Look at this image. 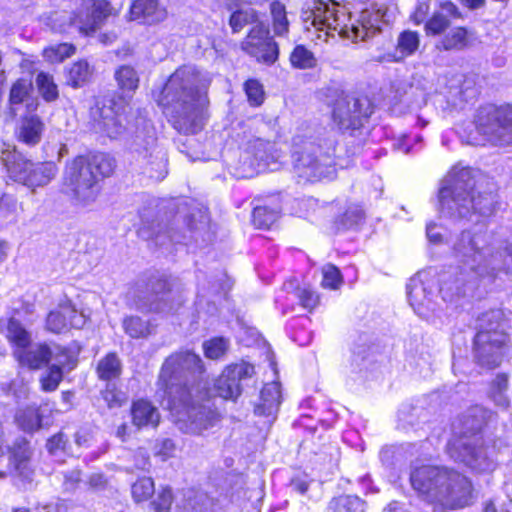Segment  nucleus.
I'll list each match as a JSON object with an SVG mask.
<instances>
[{
    "label": "nucleus",
    "instance_id": "nucleus-7",
    "mask_svg": "<svg viewBox=\"0 0 512 512\" xmlns=\"http://www.w3.org/2000/svg\"><path fill=\"white\" fill-rule=\"evenodd\" d=\"M114 168V159L104 153L77 156L65 166L62 190L76 205L87 207L94 203L99 195L100 179L110 176Z\"/></svg>",
    "mask_w": 512,
    "mask_h": 512
},
{
    "label": "nucleus",
    "instance_id": "nucleus-3",
    "mask_svg": "<svg viewBox=\"0 0 512 512\" xmlns=\"http://www.w3.org/2000/svg\"><path fill=\"white\" fill-rule=\"evenodd\" d=\"M395 17V7L379 5L361 11L358 18L352 20L351 13L344 6L331 0H314L312 6L302 13L305 29L324 32L325 41L335 34L353 42L366 40L380 31L382 24L393 22Z\"/></svg>",
    "mask_w": 512,
    "mask_h": 512
},
{
    "label": "nucleus",
    "instance_id": "nucleus-12",
    "mask_svg": "<svg viewBox=\"0 0 512 512\" xmlns=\"http://www.w3.org/2000/svg\"><path fill=\"white\" fill-rule=\"evenodd\" d=\"M180 284L174 279L151 281L147 290L135 292L136 305L142 311L160 312L173 308V302L180 299Z\"/></svg>",
    "mask_w": 512,
    "mask_h": 512
},
{
    "label": "nucleus",
    "instance_id": "nucleus-5",
    "mask_svg": "<svg viewBox=\"0 0 512 512\" xmlns=\"http://www.w3.org/2000/svg\"><path fill=\"white\" fill-rule=\"evenodd\" d=\"M475 181L468 167L454 166L441 182L438 192L439 212L447 217L478 222L495 211L496 195L492 192L475 196Z\"/></svg>",
    "mask_w": 512,
    "mask_h": 512
},
{
    "label": "nucleus",
    "instance_id": "nucleus-10",
    "mask_svg": "<svg viewBox=\"0 0 512 512\" xmlns=\"http://www.w3.org/2000/svg\"><path fill=\"white\" fill-rule=\"evenodd\" d=\"M2 160L10 178L33 190L49 184L58 172L54 162L33 163L15 150L3 151Z\"/></svg>",
    "mask_w": 512,
    "mask_h": 512
},
{
    "label": "nucleus",
    "instance_id": "nucleus-19",
    "mask_svg": "<svg viewBox=\"0 0 512 512\" xmlns=\"http://www.w3.org/2000/svg\"><path fill=\"white\" fill-rule=\"evenodd\" d=\"M111 13V7L106 0H93L91 7L85 12H79L73 18L69 17V24H61L58 30L67 32L69 27H75L82 34L89 35L94 32L100 22Z\"/></svg>",
    "mask_w": 512,
    "mask_h": 512
},
{
    "label": "nucleus",
    "instance_id": "nucleus-34",
    "mask_svg": "<svg viewBox=\"0 0 512 512\" xmlns=\"http://www.w3.org/2000/svg\"><path fill=\"white\" fill-rule=\"evenodd\" d=\"M97 374L102 380H111L121 374V363L114 353L107 354L97 365Z\"/></svg>",
    "mask_w": 512,
    "mask_h": 512
},
{
    "label": "nucleus",
    "instance_id": "nucleus-42",
    "mask_svg": "<svg viewBox=\"0 0 512 512\" xmlns=\"http://www.w3.org/2000/svg\"><path fill=\"white\" fill-rule=\"evenodd\" d=\"M442 299L446 302H453L461 296H465L463 279L455 278L453 281L443 279L442 286L439 289Z\"/></svg>",
    "mask_w": 512,
    "mask_h": 512
},
{
    "label": "nucleus",
    "instance_id": "nucleus-1",
    "mask_svg": "<svg viewBox=\"0 0 512 512\" xmlns=\"http://www.w3.org/2000/svg\"><path fill=\"white\" fill-rule=\"evenodd\" d=\"M202 370L198 355L179 352L166 359L158 380L159 389L163 391L162 404L170 411L177 427L192 435H202L219 421L214 409L198 403L208 395L200 383L187 387L188 374H200Z\"/></svg>",
    "mask_w": 512,
    "mask_h": 512
},
{
    "label": "nucleus",
    "instance_id": "nucleus-40",
    "mask_svg": "<svg viewBox=\"0 0 512 512\" xmlns=\"http://www.w3.org/2000/svg\"><path fill=\"white\" fill-rule=\"evenodd\" d=\"M290 62L297 69H309L316 66V59L311 51L303 45L294 48L290 55Z\"/></svg>",
    "mask_w": 512,
    "mask_h": 512
},
{
    "label": "nucleus",
    "instance_id": "nucleus-57",
    "mask_svg": "<svg viewBox=\"0 0 512 512\" xmlns=\"http://www.w3.org/2000/svg\"><path fill=\"white\" fill-rule=\"evenodd\" d=\"M175 452V444L170 439H165L161 442L156 454L161 457L163 461L171 458Z\"/></svg>",
    "mask_w": 512,
    "mask_h": 512
},
{
    "label": "nucleus",
    "instance_id": "nucleus-25",
    "mask_svg": "<svg viewBox=\"0 0 512 512\" xmlns=\"http://www.w3.org/2000/svg\"><path fill=\"white\" fill-rule=\"evenodd\" d=\"M132 421L138 428L155 427L159 423L160 415L156 407L149 401L140 399L133 403L131 408Z\"/></svg>",
    "mask_w": 512,
    "mask_h": 512
},
{
    "label": "nucleus",
    "instance_id": "nucleus-29",
    "mask_svg": "<svg viewBox=\"0 0 512 512\" xmlns=\"http://www.w3.org/2000/svg\"><path fill=\"white\" fill-rule=\"evenodd\" d=\"M32 89V84L30 81L26 79H18L13 83L10 94H9V103H8V117L10 120H13L17 115L16 106L25 102L29 97V94Z\"/></svg>",
    "mask_w": 512,
    "mask_h": 512
},
{
    "label": "nucleus",
    "instance_id": "nucleus-50",
    "mask_svg": "<svg viewBox=\"0 0 512 512\" xmlns=\"http://www.w3.org/2000/svg\"><path fill=\"white\" fill-rule=\"evenodd\" d=\"M102 397L109 408L122 406L127 401V396L118 390L113 384H108L102 392Z\"/></svg>",
    "mask_w": 512,
    "mask_h": 512
},
{
    "label": "nucleus",
    "instance_id": "nucleus-28",
    "mask_svg": "<svg viewBox=\"0 0 512 512\" xmlns=\"http://www.w3.org/2000/svg\"><path fill=\"white\" fill-rule=\"evenodd\" d=\"M469 45V32L464 27L450 29L436 44L438 50H463Z\"/></svg>",
    "mask_w": 512,
    "mask_h": 512
},
{
    "label": "nucleus",
    "instance_id": "nucleus-59",
    "mask_svg": "<svg viewBox=\"0 0 512 512\" xmlns=\"http://www.w3.org/2000/svg\"><path fill=\"white\" fill-rule=\"evenodd\" d=\"M66 440L62 433L54 435L47 441V449L51 454H55L58 450L64 448Z\"/></svg>",
    "mask_w": 512,
    "mask_h": 512
},
{
    "label": "nucleus",
    "instance_id": "nucleus-45",
    "mask_svg": "<svg viewBox=\"0 0 512 512\" xmlns=\"http://www.w3.org/2000/svg\"><path fill=\"white\" fill-rule=\"evenodd\" d=\"M49 361H53L51 365H57L58 369L64 371H71L75 368L77 360L66 349L56 348L52 350V355L49 356Z\"/></svg>",
    "mask_w": 512,
    "mask_h": 512
},
{
    "label": "nucleus",
    "instance_id": "nucleus-38",
    "mask_svg": "<svg viewBox=\"0 0 512 512\" xmlns=\"http://www.w3.org/2000/svg\"><path fill=\"white\" fill-rule=\"evenodd\" d=\"M36 85L39 90V93L45 101L52 102L58 98V87L50 74L40 72L36 76Z\"/></svg>",
    "mask_w": 512,
    "mask_h": 512
},
{
    "label": "nucleus",
    "instance_id": "nucleus-62",
    "mask_svg": "<svg viewBox=\"0 0 512 512\" xmlns=\"http://www.w3.org/2000/svg\"><path fill=\"white\" fill-rule=\"evenodd\" d=\"M92 439L93 433L88 428L80 429L75 435L76 443L79 446H89Z\"/></svg>",
    "mask_w": 512,
    "mask_h": 512
},
{
    "label": "nucleus",
    "instance_id": "nucleus-36",
    "mask_svg": "<svg viewBox=\"0 0 512 512\" xmlns=\"http://www.w3.org/2000/svg\"><path fill=\"white\" fill-rule=\"evenodd\" d=\"M75 51L76 48L73 44L60 43L50 45L49 47L45 48L43 50V56L50 63H60L66 58L71 57Z\"/></svg>",
    "mask_w": 512,
    "mask_h": 512
},
{
    "label": "nucleus",
    "instance_id": "nucleus-14",
    "mask_svg": "<svg viewBox=\"0 0 512 512\" xmlns=\"http://www.w3.org/2000/svg\"><path fill=\"white\" fill-rule=\"evenodd\" d=\"M487 326L478 331L474 339V349L478 361L489 368L501 362L500 348L508 336L500 330V322H487Z\"/></svg>",
    "mask_w": 512,
    "mask_h": 512
},
{
    "label": "nucleus",
    "instance_id": "nucleus-52",
    "mask_svg": "<svg viewBox=\"0 0 512 512\" xmlns=\"http://www.w3.org/2000/svg\"><path fill=\"white\" fill-rule=\"evenodd\" d=\"M245 91L252 105L258 106L263 102V89L258 81L248 80L245 83Z\"/></svg>",
    "mask_w": 512,
    "mask_h": 512
},
{
    "label": "nucleus",
    "instance_id": "nucleus-64",
    "mask_svg": "<svg viewBox=\"0 0 512 512\" xmlns=\"http://www.w3.org/2000/svg\"><path fill=\"white\" fill-rule=\"evenodd\" d=\"M441 9L445 15L457 18L460 16L457 7L452 2H444L441 4Z\"/></svg>",
    "mask_w": 512,
    "mask_h": 512
},
{
    "label": "nucleus",
    "instance_id": "nucleus-56",
    "mask_svg": "<svg viewBox=\"0 0 512 512\" xmlns=\"http://www.w3.org/2000/svg\"><path fill=\"white\" fill-rule=\"evenodd\" d=\"M270 144L262 139H255L253 144H249L247 148L248 153H252L256 159H263L267 147Z\"/></svg>",
    "mask_w": 512,
    "mask_h": 512
},
{
    "label": "nucleus",
    "instance_id": "nucleus-55",
    "mask_svg": "<svg viewBox=\"0 0 512 512\" xmlns=\"http://www.w3.org/2000/svg\"><path fill=\"white\" fill-rule=\"evenodd\" d=\"M298 298L300 300L301 306L309 311L314 309L319 302V298L315 292L308 288H303L300 290L298 293Z\"/></svg>",
    "mask_w": 512,
    "mask_h": 512
},
{
    "label": "nucleus",
    "instance_id": "nucleus-18",
    "mask_svg": "<svg viewBox=\"0 0 512 512\" xmlns=\"http://www.w3.org/2000/svg\"><path fill=\"white\" fill-rule=\"evenodd\" d=\"M253 373L254 367L248 363L228 366L215 382V394L223 399L235 400L241 394V380Z\"/></svg>",
    "mask_w": 512,
    "mask_h": 512
},
{
    "label": "nucleus",
    "instance_id": "nucleus-2",
    "mask_svg": "<svg viewBox=\"0 0 512 512\" xmlns=\"http://www.w3.org/2000/svg\"><path fill=\"white\" fill-rule=\"evenodd\" d=\"M209 84L206 73L193 65H183L175 70L157 95L158 105L178 132L189 135L202 130Z\"/></svg>",
    "mask_w": 512,
    "mask_h": 512
},
{
    "label": "nucleus",
    "instance_id": "nucleus-13",
    "mask_svg": "<svg viewBox=\"0 0 512 512\" xmlns=\"http://www.w3.org/2000/svg\"><path fill=\"white\" fill-rule=\"evenodd\" d=\"M371 113L367 100L347 94L339 95L332 107L333 122L342 131L359 129Z\"/></svg>",
    "mask_w": 512,
    "mask_h": 512
},
{
    "label": "nucleus",
    "instance_id": "nucleus-60",
    "mask_svg": "<svg viewBox=\"0 0 512 512\" xmlns=\"http://www.w3.org/2000/svg\"><path fill=\"white\" fill-rule=\"evenodd\" d=\"M430 7L426 2H421L417 5L415 11L411 15V19L415 24L422 23L429 13Z\"/></svg>",
    "mask_w": 512,
    "mask_h": 512
},
{
    "label": "nucleus",
    "instance_id": "nucleus-27",
    "mask_svg": "<svg viewBox=\"0 0 512 512\" xmlns=\"http://www.w3.org/2000/svg\"><path fill=\"white\" fill-rule=\"evenodd\" d=\"M420 38L415 31L405 30L397 38L396 48L393 54H388L391 61L399 62L413 55L419 48Z\"/></svg>",
    "mask_w": 512,
    "mask_h": 512
},
{
    "label": "nucleus",
    "instance_id": "nucleus-43",
    "mask_svg": "<svg viewBox=\"0 0 512 512\" xmlns=\"http://www.w3.org/2000/svg\"><path fill=\"white\" fill-rule=\"evenodd\" d=\"M279 211L267 206H258L253 210V223L258 228H269L278 218Z\"/></svg>",
    "mask_w": 512,
    "mask_h": 512
},
{
    "label": "nucleus",
    "instance_id": "nucleus-26",
    "mask_svg": "<svg viewBox=\"0 0 512 512\" xmlns=\"http://www.w3.org/2000/svg\"><path fill=\"white\" fill-rule=\"evenodd\" d=\"M43 131L42 120L36 115H30L21 120L17 135L21 142L34 146L40 142Z\"/></svg>",
    "mask_w": 512,
    "mask_h": 512
},
{
    "label": "nucleus",
    "instance_id": "nucleus-15",
    "mask_svg": "<svg viewBox=\"0 0 512 512\" xmlns=\"http://www.w3.org/2000/svg\"><path fill=\"white\" fill-rule=\"evenodd\" d=\"M473 444L470 438H455L449 441L447 452L454 461L463 463L472 470L478 472L491 470L494 463L488 457L486 449Z\"/></svg>",
    "mask_w": 512,
    "mask_h": 512
},
{
    "label": "nucleus",
    "instance_id": "nucleus-47",
    "mask_svg": "<svg viewBox=\"0 0 512 512\" xmlns=\"http://www.w3.org/2000/svg\"><path fill=\"white\" fill-rule=\"evenodd\" d=\"M174 501L172 489L168 486L161 487L151 502L152 508L157 512H168Z\"/></svg>",
    "mask_w": 512,
    "mask_h": 512
},
{
    "label": "nucleus",
    "instance_id": "nucleus-61",
    "mask_svg": "<svg viewBox=\"0 0 512 512\" xmlns=\"http://www.w3.org/2000/svg\"><path fill=\"white\" fill-rule=\"evenodd\" d=\"M427 238L431 243L438 244L442 241L441 227L435 223H429L426 227Z\"/></svg>",
    "mask_w": 512,
    "mask_h": 512
},
{
    "label": "nucleus",
    "instance_id": "nucleus-31",
    "mask_svg": "<svg viewBox=\"0 0 512 512\" xmlns=\"http://www.w3.org/2000/svg\"><path fill=\"white\" fill-rule=\"evenodd\" d=\"M15 420L18 426L26 432L35 431L47 424L44 423V418L40 410L34 407L19 410L15 416Z\"/></svg>",
    "mask_w": 512,
    "mask_h": 512
},
{
    "label": "nucleus",
    "instance_id": "nucleus-46",
    "mask_svg": "<svg viewBox=\"0 0 512 512\" xmlns=\"http://www.w3.org/2000/svg\"><path fill=\"white\" fill-rule=\"evenodd\" d=\"M450 26V19L443 12H435L425 23V32L427 35H440Z\"/></svg>",
    "mask_w": 512,
    "mask_h": 512
},
{
    "label": "nucleus",
    "instance_id": "nucleus-32",
    "mask_svg": "<svg viewBox=\"0 0 512 512\" xmlns=\"http://www.w3.org/2000/svg\"><path fill=\"white\" fill-rule=\"evenodd\" d=\"M6 337L13 346V350L25 349L31 344L30 333L20 322H8Z\"/></svg>",
    "mask_w": 512,
    "mask_h": 512
},
{
    "label": "nucleus",
    "instance_id": "nucleus-11",
    "mask_svg": "<svg viewBox=\"0 0 512 512\" xmlns=\"http://www.w3.org/2000/svg\"><path fill=\"white\" fill-rule=\"evenodd\" d=\"M438 280L433 269L423 270L410 278L407 284L408 302L418 317L430 318L438 309L436 290Z\"/></svg>",
    "mask_w": 512,
    "mask_h": 512
},
{
    "label": "nucleus",
    "instance_id": "nucleus-20",
    "mask_svg": "<svg viewBox=\"0 0 512 512\" xmlns=\"http://www.w3.org/2000/svg\"><path fill=\"white\" fill-rule=\"evenodd\" d=\"M128 18L141 24L154 25L167 18V10L158 0H134Z\"/></svg>",
    "mask_w": 512,
    "mask_h": 512
},
{
    "label": "nucleus",
    "instance_id": "nucleus-58",
    "mask_svg": "<svg viewBox=\"0 0 512 512\" xmlns=\"http://www.w3.org/2000/svg\"><path fill=\"white\" fill-rule=\"evenodd\" d=\"M292 339L294 342L298 343L300 346H306L312 340V333L309 331H306L302 325H298V327L295 329Z\"/></svg>",
    "mask_w": 512,
    "mask_h": 512
},
{
    "label": "nucleus",
    "instance_id": "nucleus-6",
    "mask_svg": "<svg viewBox=\"0 0 512 512\" xmlns=\"http://www.w3.org/2000/svg\"><path fill=\"white\" fill-rule=\"evenodd\" d=\"M410 481L424 500L443 510L462 509L475 500L471 481L454 470L423 465L412 471Z\"/></svg>",
    "mask_w": 512,
    "mask_h": 512
},
{
    "label": "nucleus",
    "instance_id": "nucleus-22",
    "mask_svg": "<svg viewBox=\"0 0 512 512\" xmlns=\"http://www.w3.org/2000/svg\"><path fill=\"white\" fill-rule=\"evenodd\" d=\"M17 362L29 369H39L49 362L52 350L46 344H30L27 348L13 350Z\"/></svg>",
    "mask_w": 512,
    "mask_h": 512
},
{
    "label": "nucleus",
    "instance_id": "nucleus-16",
    "mask_svg": "<svg viewBox=\"0 0 512 512\" xmlns=\"http://www.w3.org/2000/svg\"><path fill=\"white\" fill-rule=\"evenodd\" d=\"M156 131L149 120L140 118L137 121L132 147L144 158H153L150 163L158 169L164 170L166 166L165 152L157 146Z\"/></svg>",
    "mask_w": 512,
    "mask_h": 512
},
{
    "label": "nucleus",
    "instance_id": "nucleus-48",
    "mask_svg": "<svg viewBox=\"0 0 512 512\" xmlns=\"http://www.w3.org/2000/svg\"><path fill=\"white\" fill-rule=\"evenodd\" d=\"M57 367V365H50L47 372L41 378V387L46 392L56 390L63 378L62 370Z\"/></svg>",
    "mask_w": 512,
    "mask_h": 512
},
{
    "label": "nucleus",
    "instance_id": "nucleus-41",
    "mask_svg": "<svg viewBox=\"0 0 512 512\" xmlns=\"http://www.w3.org/2000/svg\"><path fill=\"white\" fill-rule=\"evenodd\" d=\"M132 497L135 502L147 501L155 493L154 481L150 477L139 478L131 487Z\"/></svg>",
    "mask_w": 512,
    "mask_h": 512
},
{
    "label": "nucleus",
    "instance_id": "nucleus-49",
    "mask_svg": "<svg viewBox=\"0 0 512 512\" xmlns=\"http://www.w3.org/2000/svg\"><path fill=\"white\" fill-rule=\"evenodd\" d=\"M227 347V340L222 337H217L204 343V352L207 358L219 359L225 354Z\"/></svg>",
    "mask_w": 512,
    "mask_h": 512
},
{
    "label": "nucleus",
    "instance_id": "nucleus-30",
    "mask_svg": "<svg viewBox=\"0 0 512 512\" xmlns=\"http://www.w3.org/2000/svg\"><path fill=\"white\" fill-rule=\"evenodd\" d=\"M114 78L123 94H132L139 86V75L130 65H122L116 69Z\"/></svg>",
    "mask_w": 512,
    "mask_h": 512
},
{
    "label": "nucleus",
    "instance_id": "nucleus-17",
    "mask_svg": "<svg viewBox=\"0 0 512 512\" xmlns=\"http://www.w3.org/2000/svg\"><path fill=\"white\" fill-rule=\"evenodd\" d=\"M242 49L258 62L274 63L278 58V47L262 24L255 25L242 42Z\"/></svg>",
    "mask_w": 512,
    "mask_h": 512
},
{
    "label": "nucleus",
    "instance_id": "nucleus-63",
    "mask_svg": "<svg viewBox=\"0 0 512 512\" xmlns=\"http://www.w3.org/2000/svg\"><path fill=\"white\" fill-rule=\"evenodd\" d=\"M17 207V201L10 195H3L0 198V210L14 212Z\"/></svg>",
    "mask_w": 512,
    "mask_h": 512
},
{
    "label": "nucleus",
    "instance_id": "nucleus-33",
    "mask_svg": "<svg viewBox=\"0 0 512 512\" xmlns=\"http://www.w3.org/2000/svg\"><path fill=\"white\" fill-rule=\"evenodd\" d=\"M78 317L86 318L83 311H78L76 306L66 297L59 300L56 308L50 311L48 320H73Z\"/></svg>",
    "mask_w": 512,
    "mask_h": 512
},
{
    "label": "nucleus",
    "instance_id": "nucleus-9",
    "mask_svg": "<svg viewBox=\"0 0 512 512\" xmlns=\"http://www.w3.org/2000/svg\"><path fill=\"white\" fill-rule=\"evenodd\" d=\"M474 123L487 142L496 146L512 145V105L480 107Z\"/></svg>",
    "mask_w": 512,
    "mask_h": 512
},
{
    "label": "nucleus",
    "instance_id": "nucleus-35",
    "mask_svg": "<svg viewBox=\"0 0 512 512\" xmlns=\"http://www.w3.org/2000/svg\"><path fill=\"white\" fill-rule=\"evenodd\" d=\"M91 74L92 71L86 61H77L68 70L67 83L74 88L81 87L89 81Z\"/></svg>",
    "mask_w": 512,
    "mask_h": 512
},
{
    "label": "nucleus",
    "instance_id": "nucleus-23",
    "mask_svg": "<svg viewBox=\"0 0 512 512\" xmlns=\"http://www.w3.org/2000/svg\"><path fill=\"white\" fill-rule=\"evenodd\" d=\"M281 403V386L278 381L264 385L260 392L259 402L255 405V414L274 417Z\"/></svg>",
    "mask_w": 512,
    "mask_h": 512
},
{
    "label": "nucleus",
    "instance_id": "nucleus-24",
    "mask_svg": "<svg viewBox=\"0 0 512 512\" xmlns=\"http://www.w3.org/2000/svg\"><path fill=\"white\" fill-rule=\"evenodd\" d=\"M94 127L97 132L103 133L111 139L118 138L125 130L123 117L110 107H103L99 110V118L95 119Z\"/></svg>",
    "mask_w": 512,
    "mask_h": 512
},
{
    "label": "nucleus",
    "instance_id": "nucleus-44",
    "mask_svg": "<svg viewBox=\"0 0 512 512\" xmlns=\"http://www.w3.org/2000/svg\"><path fill=\"white\" fill-rule=\"evenodd\" d=\"M343 284V277L340 270L332 265L327 264L322 268L321 286L325 289L337 290Z\"/></svg>",
    "mask_w": 512,
    "mask_h": 512
},
{
    "label": "nucleus",
    "instance_id": "nucleus-53",
    "mask_svg": "<svg viewBox=\"0 0 512 512\" xmlns=\"http://www.w3.org/2000/svg\"><path fill=\"white\" fill-rule=\"evenodd\" d=\"M364 219L363 210L358 207H350L342 217V223L345 228L357 226Z\"/></svg>",
    "mask_w": 512,
    "mask_h": 512
},
{
    "label": "nucleus",
    "instance_id": "nucleus-8",
    "mask_svg": "<svg viewBox=\"0 0 512 512\" xmlns=\"http://www.w3.org/2000/svg\"><path fill=\"white\" fill-rule=\"evenodd\" d=\"M293 146L294 169L300 177L309 181L333 178V140H324L322 144L320 139L297 135L293 139Z\"/></svg>",
    "mask_w": 512,
    "mask_h": 512
},
{
    "label": "nucleus",
    "instance_id": "nucleus-39",
    "mask_svg": "<svg viewBox=\"0 0 512 512\" xmlns=\"http://www.w3.org/2000/svg\"><path fill=\"white\" fill-rule=\"evenodd\" d=\"M331 508L334 512H364L365 504L357 496L344 495L334 499Z\"/></svg>",
    "mask_w": 512,
    "mask_h": 512
},
{
    "label": "nucleus",
    "instance_id": "nucleus-51",
    "mask_svg": "<svg viewBox=\"0 0 512 512\" xmlns=\"http://www.w3.org/2000/svg\"><path fill=\"white\" fill-rule=\"evenodd\" d=\"M256 18L253 10H239L230 17V26L233 32H239L246 24L254 21Z\"/></svg>",
    "mask_w": 512,
    "mask_h": 512
},
{
    "label": "nucleus",
    "instance_id": "nucleus-54",
    "mask_svg": "<svg viewBox=\"0 0 512 512\" xmlns=\"http://www.w3.org/2000/svg\"><path fill=\"white\" fill-rule=\"evenodd\" d=\"M149 322H123V328L132 338L146 336L149 333Z\"/></svg>",
    "mask_w": 512,
    "mask_h": 512
},
{
    "label": "nucleus",
    "instance_id": "nucleus-4",
    "mask_svg": "<svg viewBox=\"0 0 512 512\" xmlns=\"http://www.w3.org/2000/svg\"><path fill=\"white\" fill-rule=\"evenodd\" d=\"M453 253L480 278L512 273V234L506 229L464 230L453 244Z\"/></svg>",
    "mask_w": 512,
    "mask_h": 512
},
{
    "label": "nucleus",
    "instance_id": "nucleus-21",
    "mask_svg": "<svg viewBox=\"0 0 512 512\" xmlns=\"http://www.w3.org/2000/svg\"><path fill=\"white\" fill-rule=\"evenodd\" d=\"M32 451L27 441L22 439L13 448L10 455L11 472L23 480H31L34 469L31 464Z\"/></svg>",
    "mask_w": 512,
    "mask_h": 512
},
{
    "label": "nucleus",
    "instance_id": "nucleus-37",
    "mask_svg": "<svg viewBox=\"0 0 512 512\" xmlns=\"http://www.w3.org/2000/svg\"><path fill=\"white\" fill-rule=\"evenodd\" d=\"M270 11L275 34L278 36L286 34L288 32L289 22L285 5L279 1H274L270 5Z\"/></svg>",
    "mask_w": 512,
    "mask_h": 512
}]
</instances>
